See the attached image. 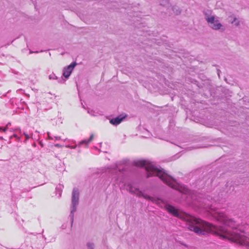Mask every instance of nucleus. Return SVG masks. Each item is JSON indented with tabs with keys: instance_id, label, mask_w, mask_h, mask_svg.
Listing matches in <instances>:
<instances>
[{
	"instance_id": "obj_1",
	"label": "nucleus",
	"mask_w": 249,
	"mask_h": 249,
	"mask_svg": "<svg viewBox=\"0 0 249 249\" xmlns=\"http://www.w3.org/2000/svg\"><path fill=\"white\" fill-rule=\"evenodd\" d=\"M155 203L160 207H165L168 212L173 216L178 217L188 223V228L199 235H204L206 233L217 234L223 239H227L241 245H246L249 239L243 234L237 233L234 230L230 231L224 227H218L200 219L196 218L188 214L179 212L170 205H166L160 199Z\"/></svg>"
},
{
	"instance_id": "obj_2",
	"label": "nucleus",
	"mask_w": 249,
	"mask_h": 249,
	"mask_svg": "<svg viewBox=\"0 0 249 249\" xmlns=\"http://www.w3.org/2000/svg\"><path fill=\"white\" fill-rule=\"evenodd\" d=\"M134 164L139 167H144L147 172V177L153 176H158L164 183L170 187L182 192L178 188L176 181L162 170H160L155 167L153 163L146 160H138L134 161Z\"/></svg>"
},
{
	"instance_id": "obj_3",
	"label": "nucleus",
	"mask_w": 249,
	"mask_h": 249,
	"mask_svg": "<svg viewBox=\"0 0 249 249\" xmlns=\"http://www.w3.org/2000/svg\"><path fill=\"white\" fill-rule=\"evenodd\" d=\"M205 20L210 28L213 30L224 31L225 28L220 22L218 18L212 15L206 14Z\"/></svg>"
},
{
	"instance_id": "obj_4",
	"label": "nucleus",
	"mask_w": 249,
	"mask_h": 249,
	"mask_svg": "<svg viewBox=\"0 0 249 249\" xmlns=\"http://www.w3.org/2000/svg\"><path fill=\"white\" fill-rule=\"evenodd\" d=\"M213 216L218 221L229 226L232 229H235L237 227V225L235 222L232 219L229 218L223 213L215 212L213 213Z\"/></svg>"
},
{
	"instance_id": "obj_5",
	"label": "nucleus",
	"mask_w": 249,
	"mask_h": 249,
	"mask_svg": "<svg viewBox=\"0 0 249 249\" xmlns=\"http://www.w3.org/2000/svg\"><path fill=\"white\" fill-rule=\"evenodd\" d=\"M128 190L130 193L135 195L139 197H143L144 199L151 201L154 203H158V202L160 201V200L156 199V198H154L146 194H143L138 188L133 186L132 185H128Z\"/></svg>"
},
{
	"instance_id": "obj_6",
	"label": "nucleus",
	"mask_w": 249,
	"mask_h": 249,
	"mask_svg": "<svg viewBox=\"0 0 249 249\" xmlns=\"http://www.w3.org/2000/svg\"><path fill=\"white\" fill-rule=\"evenodd\" d=\"M79 193L78 190L74 188L72 192V208L71 212V216L72 221L73 220L74 213L76 212L77 206L79 204Z\"/></svg>"
},
{
	"instance_id": "obj_7",
	"label": "nucleus",
	"mask_w": 249,
	"mask_h": 249,
	"mask_svg": "<svg viewBox=\"0 0 249 249\" xmlns=\"http://www.w3.org/2000/svg\"><path fill=\"white\" fill-rule=\"evenodd\" d=\"M76 65V63L73 62L70 65L64 67L63 70V75L66 78H69Z\"/></svg>"
},
{
	"instance_id": "obj_8",
	"label": "nucleus",
	"mask_w": 249,
	"mask_h": 249,
	"mask_svg": "<svg viewBox=\"0 0 249 249\" xmlns=\"http://www.w3.org/2000/svg\"><path fill=\"white\" fill-rule=\"evenodd\" d=\"M123 119V117H120V116L117 117L115 118L112 119L110 120V123L111 124H114V125H117L119 124L122 121Z\"/></svg>"
},
{
	"instance_id": "obj_9",
	"label": "nucleus",
	"mask_w": 249,
	"mask_h": 249,
	"mask_svg": "<svg viewBox=\"0 0 249 249\" xmlns=\"http://www.w3.org/2000/svg\"><path fill=\"white\" fill-rule=\"evenodd\" d=\"M230 21L231 23L233 24L235 26H239L240 25L239 20L234 16H231L230 17Z\"/></svg>"
},
{
	"instance_id": "obj_10",
	"label": "nucleus",
	"mask_w": 249,
	"mask_h": 249,
	"mask_svg": "<svg viewBox=\"0 0 249 249\" xmlns=\"http://www.w3.org/2000/svg\"><path fill=\"white\" fill-rule=\"evenodd\" d=\"M173 13L176 15H179L181 14V10L180 8L177 6H174L172 8Z\"/></svg>"
},
{
	"instance_id": "obj_11",
	"label": "nucleus",
	"mask_w": 249,
	"mask_h": 249,
	"mask_svg": "<svg viewBox=\"0 0 249 249\" xmlns=\"http://www.w3.org/2000/svg\"><path fill=\"white\" fill-rule=\"evenodd\" d=\"M169 4V1L168 0H161L160 1V5L164 7L168 6Z\"/></svg>"
},
{
	"instance_id": "obj_12",
	"label": "nucleus",
	"mask_w": 249,
	"mask_h": 249,
	"mask_svg": "<svg viewBox=\"0 0 249 249\" xmlns=\"http://www.w3.org/2000/svg\"><path fill=\"white\" fill-rule=\"evenodd\" d=\"M49 78L50 80H54V79H57V77L56 76H55V75L54 74V73H52V74H51L49 76Z\"/></svg>"
},
{
	"instance_id": "obj_13",
	"label": "nucleus",
	"mask_w": 249,
	"mask_h": 249,
	"mask_svg": "<svg viewBox=\"0 0 249 249\" xmlns=\"http://www.w3.org/2000/svg\"><path fill=\"white\" fill-rule=\"evenodd\" d=\"M87 247L88 249H94V245L92 243H88L87 244Z\"/></svg>"
},
{
	"instance_id": "obj_14",
	"label": "nucleus",
	"mask_w": 249,
	"mask_h": 249,
	"mask_svg": "<svg viewBox=\"0 0 249 249\" xmlns=\"http://www.w3.org/2000/svg\"><path fill=\"white\" fill-rule=\"evenodd\" d=\"M10 124V123H8V124L6 125V126L4 128H3V129H2V128H1V129L2 130V131H3V132H5V131L7 130V129H8V125H9V124Z\"/></svg>"
},
{
	"instance_id": "obj_15",
	"label": "nucleus",
	"mask_w": 249,
	"mask_h": 249,
	"mask_svg": "<svg viewBox=\"0 0 249 249\" xmlns=\"http://www.w3.org/2000/svg\"><path fill=\"white\" fill-rule=\"evenodd\" d=\"M88 143H89V141H87L86 140H83L80 142V144H83V143L88 144Z\"/></svg>"
},
{
	"instance_id": "obj_16",
	"label": "nucleus",
	"mask_w": 249,
	"mask_h": 249,
	"mask_svg": "<svg viewBox=\"0 0 249 249\" xmlns=\"http://www.w3.org/2000/svg\"><path fill=\"white\" fill-rule=\"evenodd\" d=\"M93 137H94L93 134H91L89 137V140H88L89 142L92 140V139H93Z\"/></svg>"
},
{
	"instance_id": "obj_17",
	"label": "nucleus",
	"mask_w": 249,
	"mask_h": 249,
	"mask_svg": "<svg viewBox=\"0 0 249 249\" xmlns=\"http://www.w3.org/2000/svg\"><path fill=\"white\" fill-rule=\"evenodd\" d=\"M24 135H25L26 139L27 140L29 138V136L28 134H26V133H24Z\"/></svg>"
},
{
	"instance_id": "obj_18",
	"label": "nucleus",
	"mask_w": 249,
	"mask_h": 249,
	"mask_svg": "<svg viewBox=\"0 0 249 249\" xmlns=\"http://www.w3.org/2000/svg\"><path fill=\"white\" fill-rule=\"evenodd\" d=\"M69 147H70L72 149H75L76 148V146H68Z\"/></svg>"
},
{
	"instance_id": "obj_19",
	"label": "nucleus",
	"mask_w": 249,
	"mask_h": 249,
	"mask_svg": "<svg viewBox=\"0 0 249 249\" xmlns=\"http://www.w3.org/2000/svg\"><path fill=\"white\" fill-rule=\"evenodd\" d=\"M0 129H1V127H0Z\"/></svg>"
}]
</instances>
